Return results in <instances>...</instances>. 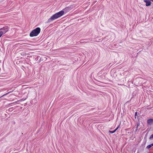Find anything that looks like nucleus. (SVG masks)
Masks as SVG:
<instances>
[{"mask_svg": "<svg viewBox=\"0 0 153 153\" xmlns=\"http://www.w3.org/2000/svg\"><path fill=\"white\" fill-rule=\"evenodd\" d=\"M71 10V7H67L62 10L55 13L48 19L47 22H50L62 16L64 13H66Z\"/></svg>", "mask_w": 153, "mask_h": 153, "instance_id": "f257e3e1", "label": "nucleus"}, {"mask_svg": "<svg viewBox=\"0 0 153 153\" xmlns=\"http://www.w3.org/2000/svg\"><path fill=\"white\" fill-rule=\"evenodd\" d=\"M38 34V27L33 30L30 33V36L31 37L36 36Z\"/></svg>", "mask_w": 153, "mask_h": 153, "instance_id": "f03ea898", "label": "nucleus"}, {"mask_svg": "<svg viewBox=\"0 0 153 153\" xmlns=\"http://www.w3.org/2000/svg\"><path fill=\"white\" fill-rule=\"evenodd\" d=\"M9 29V28L7 26H5L0 29V32L3 35V34H4L7 32Z\"/></svg>", "mask_w": 153, "mask_h": 153, "instance_id": "7ed1b4c3", "label": "nucleus"}, {"mask_svg": "<svg viewBox=\"0 0 153 153\" xmlns=\"http://www.w3.org/2000/svg\"><path fill=\"white\" fill-rule=\"evenodd\" d=\"M147 124L151 125L153 124V119L150 118L147 120Z\"/></svg>", "mask_w": 153, "mask_h": 153, "instance_id": "20e7f679", "label": "nucleus"}, {"mask_svg": "<svg viewBox=\"0 0 153 153\" xmlns=\"http://www.w3.org/2000/svg\"><path fill=\"white\" fill-rule=\"evenodd\" d=\"M143 1L146 3V6H149L151 5L152 3L149 0H144Z\"/></svg>", "mask_w": 153, "mask_h": 153, "instance_id": "39448f33", "label": "nucleus"}, {"mask_svg": "<svg viewBox=\"0 0 153 153\" xmlns=\"http://www.w3.org/2000/svg\"><path fill=\"white\" fill-rule=\"evenodd\" d=\"M92 40V39L91 38L88 39H83L82 40L83 41L82 42H81L82 43H86L88 42V41H91Z\"/></svg>", "mask_w": 153, "mask_h": 153, "instance_id": "423d86ee", "label": "nucleus"}, {"mask_svg": "<svg viewBox=\"0 0 153 153\" xmlns=\"http://www.w3.org/2000/svg\"><path fill=\"white\" fill-rule=\"evenodd\" d=\"M10 92H11L10 91V92H9L5 94H3L2 96L1 97H3L7 95L9 93H10Z\"/></svg>", "mask_w": 153, "mask_h": 153, "instance_id": "0eeeda50", "label": "nucleus"}, {"mask_svg": "<svg viewBox=\"0 0 153 153\" xmlns=\"http://www.w3.org/2000/svg\"><path fill=\"white\" fill-rule=\"evenodd\" d=\"M115 132V131L114 130V131H109V132L111 134L114 133Z\"/></svg>", "mask_w": 153, "mask_h": 153, "instance_id": "6e6552de", "label": "nucleus"}, {"mask_svg": "<svg viewBox=\"0 0 153 153\" xmlns=\"http://www.w3.org/2000/svg\"><path fill=\"white\" fill-rule=\"evenodd\" d=\"M151 147V145L150 144L148 146H147L146 147V148L147 149H150Z\"/></svg>", "mask_w": 153, "mask_h": 153, "instance_id": "1a4fd4ad", "label": "nucleus"}, {"mask_svg": "<svg viewBox=\"0 0 153 153\" xmlns=\"http://www.w3.org/2000/svg\"><path fill=\"white\" fill-rule=\"evenodd\" d=\"M120 126V124L117 127V128L114 129L115 131L117 130V129L119 128Z\"/></svg>", "mask_w": 153, "mask_h": 153, "instance_id": "9d476101", "label": "nucleus"}, {"mask_svg": "<svg viewBox=\"0 0 153 153\" xmlns=\"http://www.w3.org/2000/svg\"><path fill=\"white\" fill-rule=\"evenodd\" d=\"M149 139H153V134H152L150 136Z\"/></svg>", "mask_w": 153, "mask_h": 153, "instance_id": "9b49d317", "label": "nucleus"}, {"mask_svg": "<svg viewBox=\"0 0 153 153\" xmlns=\"http://www.w3.org/2000/svg\"><path fill=\"white\" fill-rule=\"evenodd\" d=\"M140 123H137V128H138V127L140 125Z\"/></svg>", "mask_w": 153, "mask_h": 153, "instance_id": "f8f14e48", "label": "nucleus"}, {"mask_svg": "<svg viewBox=\"0 0 153 153\" xmlns=\"http://www.w3.org/2000/svg\"><path fill=\"white\" fill-rule=\"evenodd\" d=\"M137 112H135V118H136V116H137Z\"/></svg>", "mask_w": 153, "mask_h": 153, "instance_id": "ddd939ff", "label": "nucleus"}, {"mask_svg": "<svg viewBox=\"0 0 153 153\" xmlns=\"http://www.w3.org/2000/svg\"><path fill=\"white\" fill-rule=\"evenodd\" d=\"M2 35L1 34V33L0 32V38L2 36Z\"/></svg>", "mask_w": 153, "mask_h": 153, "instance_id": "4468645a", "label": "nucleus"}, {"mask_svg": "<svg viewBox=\"0 0 153 153\" xmlns=\"http://www.w3.org/2000/svg\"><path fill=\"white\" fill-rule=\"evenodd\" d=\"M40 28L39 27V33H40Z\"/></svg>", "mask_w": 153, "mask_h": 153, "instance_id": "2eb2a0df", "label": "nucleus"}, {"mask_svg": "<svg viewBox=\"0 0 153 153\" xmlns=\"http://www.w3.org/2000/svg\"><path fill=\"white\" fill-rule=\"evenodd\" d=\"M151 146V147L152 146H153V143H151V144H150Z\"/></svg>", "mask_w": 153, "mask_h": 153, "instance_id": "dca6fc26", "label": "nucleus"}, {"mask_svg": "<svg viewBox=\"0 0 153 153\" xmlns=\"http://www.w3.org/2000/svg\"><path fill=\"white\" fill-rule=\"evenodd\" d=\"M151 1L153 2V0H150Z\"/></svg>", "mask_w": 153, "mask_h": 153, "instance_id": "f3484780", "label": "nucleus"}, {"mask_svg": "<svg viewBox=\"0 0 153 153\" xmlns=\"http://www.w3.org/2000/svg\"><path fill=\"white\" fill-rule=\"evenodd\" d=\"M137 128H136V130H137Z\"/></svg>", "mask_w": 153, "mask_h": 153, "instance_id": "a211bd4d", "label": "nucleus"}]
</instances>
